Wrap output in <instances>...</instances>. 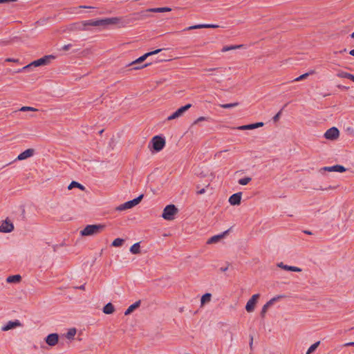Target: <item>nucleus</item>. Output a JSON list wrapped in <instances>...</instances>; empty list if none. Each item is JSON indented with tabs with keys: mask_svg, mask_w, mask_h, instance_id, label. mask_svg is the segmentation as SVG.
Instances as JSON below:
<instances>
[{
	"mask_svg": "<svg viewBox=\"0 0 354 354\" xmlns=\"http://www.w3.org/2000/svg\"><path fill=\"white\" fill-rule=\"evenodd\" d=\"M121 21V18L120 17H111V18H104L97 20H86L83 21L80 23H76L71 25V30H85L86 26H106L108 25L117 24Z\"/></svg>",
	"mask_w": 354,
	"mask_h": 354,
	"instance_id": "nucleus-1",
	"label": "nucleus"
},
{
	"mask_svg": "<svg viewBox=\"0 0 354 354\" xmlns=\"http://www.w3.org/2000/svg\"><path fill=\"white\" fill-rule=\"evenodd\" d=\"M55 58V57L53 55H45V56L42 57L41 58L35 60L32 62H31L30 64L24 66L22 68L19 69L18 71V72L28 71L32 66L37 67V66H40L48 65L51 62V60L54 59Z\"/></svg>",
	"mask_w": 354,
	"mask_h": 354,
	"instance_id": "nucleus-2",
	"label": "nucleus"
},
{
	"mask_svg": "<svg viewBox=\"0 0 354 354\" xmlns=\"http://www.w3.org/2000/svg\"><path fill=\"white\" fill-rule=\"evenodd\" d=\"M171 10V8L168 7L149 8L146 10L132 14V19L133 20H142L149 17V15L147 14L148 12H169Z\"/></svg>",
	"mask_w": 354,
	"mask_h": 354,
	"instance_id": "nucleus-3",
	"label": "nucleus"
},
{
	"mask_svg": "<svg viewBox=\"0 0 354 354\" xmlns=\"http://www.w3.org/2000/svg\"><path fill=\"white\" fill-rule=\"evenodd\" d=\"M105 227V225L103 224L88 225L81 230L80 234L84 236L96 235L104 231Z\"/></svg>",
	"mask_w": 354,
	"mask_h": 354,
	"instance_id": "nucleus-4",
	"label": "nucleus"
},
{
	"mask_svg": "<svg viewBox=\"0 0 354 354\" xmlns=\"http://www.w3.org/2000/svg\"><path fill=\"white\" fill-rule=\"evenodd\" d=\"M165 145V140L160 136H154L149 144V147L153 152H159Z\"/></svg>",
	"mask_w": 354,
	"mask_h": 354,
	"instance_id": "nucleus-5",
	"label": "nucleus"
},
{
	"mask_svg": "<svg viewBox=\"0 0 354 354\" xmlns=\"http://www.w3.org/2000/svg\"><path fill=\"white\" fill-rule=\"evenodd\" d=\"M178 212V209L174 205H168L164 208L162 217L167 221H173Z\"/></svg>",
	"mask_w": 354,
	"mask_h": 354,
	"instance_id": "nucleus-6",
	"label": "nucleus"
},
{
	"mask_svg": "<svg viewBox=\"0 0 354 354\" xmlns=\"http://www.w3.org/2000/svg\"><path fill=\"white\" fill-rule=\"evenodd\" d=\"M192 106L191 104H187L185 106L180 107L177 109L174 113L168 116L167 120H172L176 119L183 115V113L187 111Z\"/></svg>",
	"mask_w": 354,
	"mask_h": 354,
	"instance_id": "nucleus-7",
	"label": "nucleus"
},
{
	"mask_svg": "<svg viewBox=\"0 0 354 354\" xmlns=\"http://www.w3.org/2000/svg\"><path fill=\"white\" fill-rule=\"evenodd\" d=\"M260 295L259 294H255L252 296V297L248 301L246 306H245V310L248 313H252L254 311L255 306L257 303V300L259 298Z\"/></svg>",
	"mask_w": 354,
	"mask_h": 354,
	"instance_id": "nucleus-8",
	"label": "nucleus"
},
{
	"mask_svg": "<svg viewBox=\"0 0 354 354\" xmlns=\"http://www.w3.org/2000/svg\"><path fill=\"white\" fill-rule=\"evenodd\" d=\"M339 131L337 127H333L325 132L324 137L328 140H334L339 137Z\"/></svg>",
	"mask_w": 354,
	"mask_h": 354,
	"instance_id": "nucleus-9",
	"label": "nucleus"
},
{
	"mask_svg": "<svg viewBox=\"0 0 354 354\" xmlns=\"http://www.w3.org/2000/svg\"><path fill=\"white\" fill-rule=\"evenodd\" d=\"M14 230V225L12 223L8 221L7 219L3 221L0 225V232L8 233L11 232Z\"/></svg>",
	"mask_w": 354,
	"mask_h": 354,
	"instance_id": "nucleus-10",
	"label": "nucleus"
},
{
	"mask_svg": "<svg viewBox=\"0 0 354 354\" xmlns=\"http://www.w3.org/2000/svg\"><path fill=\"white\" fill-rule=\"evenodd\" d=\"M335 171V172H344L346 171V169L342 165H336L330 167H324L320 169V171Z\"/></svg>",
	"mask_w": 354,
	"mask_h": 354,
	"instance_id": "nucleus-11",
	"label": "nucleus"
},
{
	"mask_svg": "<svg viewBox=\"0 0 354 354\" xmlns=\"http://www.w3.org/2000/svg\"><path fill=\"white\" fill-rule=\"evenodd\" d=\"M21 324L19 320L9 321L1 327L2 331H8L17 327L21 326Z\"/></svg>",
	"mask_w": 354,
	"mask_h": 354,
	"instance_id": "nucleus-12",
	"label": "nucleus"
},
{
	"mask_svg": "<svg viewBox=\"0 0 354 354\" xmlns=\"http://www.w3.org/2000/svg\"><path fill=\"white\" fill-rule=\"evenodd\" d=\"M59 335L57 333H51L46 338V342L50 346H54L58 343Z\"/></svg>",
	"mask_w": 354,
	"mask_h": 354,
	"instance_id": "nucleus-13",
	"label": "nucleus"
},
{
	"mask_svg": "<svg viewBox=\"0 0 354 354\" xmlns=\"http://www.w3.org/2000/svg\"><path fill=\"white\" fill-rule=\"evenodd\" d=\"M241 192L234 194L229 198V203L232 205H239L241 203Z\"/></svg>",
	"mask_w": 354,
	"mask_h": 354,
	"instance_id": "nucleus-14",
	"label": "nucleus"
},
{
	"mask_svg": "<svg viewBox=\"0 0 354 354\" xmlns=\"http://www.w3.org/2000/svg\"><path fill=\"white\" fill-rule=\"evenodd\" d=\"M228 232H229V230H226L221 234H218V235L212 236L210 239H209L207 240V244H213V243H216L218 242L221 239H223L227 234Z\"/></svg>",
	"mask_w": 354,
	"mask_h": 354,
	"instance_id": "nucleus-15",
	"label": "nucleus"
},
{
	"mask_svg": "<svg viewBox=\"0 0 354 354\" xmlns=\"http://www.w3.org/2000/svg\"><path fill=\"white\" fill-rule=\"evenodd\" d=\"M281 297H273L272 299H271L270 301H268L262 308V310L261 311V316L262 317H265V315L266 313H267L268 311V309L269 308L270 306H271L274 301H276L279 298H280Z\"/></svg>",
	"mask_w": 354,
	"mask_h": 354,
	"instance_id": "nucleus-16",
	"label": "nucleus"
},
{
	"mask_svg": "<svg viewBox=\"0 0 354 354\" xmlns=\"http://www.w3.org/2000/svg\"><path fill=\"white\" fill-rule=\"evenodd\" d=\"M277 266L285 270H288V271H292V272H297L301 271V269L298 267L287 266V265L283 264L282 262L278 263Z\"/></svg>",
	"mask_w": 354,
	"mask_h": 354,
	"instance_id": "nucleus-17",
	"label": "nucleus"
},
{
	"mask_svg": "<svg viewBox=\"0 0 354 354\" xmlns=\"http://www.w3.org/2000/svg\"><path fill=\"white\" fill-rule=\"evenodd\" d=\"M141 304L140 300L136 301L134 304H131L124 312L125 315H130L135 309L138 308Z\"/></svg>",
	"mask_w": 354,
	"mask_h": 354,
	"instance_id": "nucleus-18",
	"label": "nucleus"
},
{
	"mask_svg": "<svg viewBox=\"0 0 354 354\" xmlns=\"http://www.w3.org/2000/svg\"><path fill=\"white\" fill-rule=\"evenodd\" d=\"M133 206L132 205V201H127L119 206H118L115 209L118 210V211H123V210H125V209H131L132 208Z\"/></svg>",
	"mask_w": 354,
	"mask_h": 354,
	"instance_id": "nucleus-19",
	"label": "nucleus"
},
{
	"mask_svg": "<svg viewBox=\"0 0 354 354\" xmlns=\"http://www.w3.org/2000/svg\"><path fill=\"white\" fill-rule=\"evenodd\" d=\"M115 311V308L111 303H108L103 308V313L106 315L112 314Z\"/></svg>",
	"mask_w": 354,
	"mask_h": 354,
	"instance_id": "nucleus-20",
	"label": "nucleus"
},
{
	"mask_svg": "<svg viewBox=\"0 0 354 354\" xmlns=\"http://www.w3.org/2000/svg\"><path fill=\"white\" fill-rule=\"evenodd\" d=\"M337 76L341 78H346L354 82V75L351 73H348L344 71H339L337 73Z\"/></svg>",
	"mask_w": 354,
	"mask_h": 354,
	"instance_id": "nucleus-21",
	"label": "nucleus"
},
{
	"mask_svg": "<svg viewBox=\"0 0 354 354\" xmlns=\"http://www.w3.org/2000/svg\"><path fill=\"white\" fill-rule=\"evenodd\" d=\"M21 277L19 274L11 275L6 279L8 283H18L21 281Z\"/></svg>",
	"mask_w": 354,
	"mask_h": 354,
	"instance_id": "nucleus-22",
	"label": "nucleus"
},
{
	"mask_svg": "<svg viewBox=\"0 0 354 354\" xmlns=\"http://www.w3.org/2000/svg\"><path fill=\"white\" fill-rule=\"evenodd\" d=\"M130 252L132 254H137L140 253V243H134L131 248H130Z\"/></svg>",
	"mask_w": 354,
	"mask_h": 354,
	"instance_id": "nucleus-23",
	"label": "nucleus"
},
{
	"mask_svg": "<svg viewBox=\"0 0 354 354\" xmlns=\"http://www.w3.org/2000/svg\"><path fill=\"white\" fill-rule=\"evenodd\" d=\"M212 295L210 293H205L203 295L201 299V306L204 305L205 303L209 302L211 299Z\"/></svg>",
	"mask_w": 354,
	"mask_h": 354,
	"instance_id": "nucleus-24",
	"label": "nucleus"
},
{
	"mask_svg": "<svg viewBox=\"0 0 354 354\" xmlns=\"http://www.w3.org/2000/svg\"><path fill=\"white\" fill-rule=\"evenodd\" d=\"M73 187H77L82 190H84V189H85L82 185H81L79 183L75 182V181L71 182V184L68 185V189H71Z\"/></svg>",
	"mask_w": 354,
	"mask_h": 354,
	"instance_id": "nucleus-25",
	"label": "nucleus"
},
{
	"mask_svg": "<svg viewBox=\"0 0 354 354\" xmlns=\"http://www.w3.org/2000/svg\"><path fill=\"white\" fill-rule=\"evenodd\" d=\"M319 344H320V342L319 341H317V342H315L313 344H312L308 348V351H307L306 354H311L312 353H313L317 349V348L319 346Z\"/></svg>",
	"mask_w": 354,
	"mask_h": 354,
	"instance_id": "nucleus-26",
	"label": "nucleus"
},
{
	"mask_svg": "<svg viewBox=\"0 0 354 354\" xmlns=\"http://www.w3.org/2000/svg\"><path fill=\"white\" fill-rule=\"evenodd\" d=\"M162 49L160 48V49H156L153 51H151V52H148L145 54H144L143 55H142V57L143 58L144 61L147 58L149 57V56H151V55H156V54H158V53H160V51H162Z\"/></svg>",
	"mask_w": 354,
	"mask_h": 354,
	"instance_id": "nucleus-27",
	"label": "nucleus"
},
{
	"mask_svg": "<svg viewBox=\"0 0 354 354\" xmlns=\"http://www.w3.org/2000/svg\"><path fill=\"white\" fill-rule=\"evenodd\" d=\"M124 240L120 238H117L111 243V245L113 247H120L124 243Z\"/></svg>",
	"mask_w": 354,
	"mask_h": 354,
	"instance_id": "nucleus-28",
	"label": "nucleus"
},
{
	"mask_svg": "<svg viewBox=\"0 0 354 354\" xmlns=\"http://www.w3.org/2000/svg\"><path fill=\"white\" fill-rule=\"evenodd\" d=\"M76 329L75 328H71L68 330V332L66 334V337L68 339H73L74 336L76 334Z\"/></svg>",
	"mask_w": 354,
	"mask_h": 354,
	"instance_id": "nucleus-29",
	"label": "nucleus"
},
{
	"mask_svg": "<svg viewBox=\"0 0 354 354\" xmlns=\"http://www.w3.org/2000/svg\"><path fill=\"white\" fill-rule=\"evenodd\" d=\"M241 46L240 45H232V46H223L221 51L222 52H227L228 50H234V49H237V48H239Z\"/></svg>",
	"mask_w": 354,
	"mask_h": 354,
	"instance_id": "nucleus-30",
	"label": "nucleus"
},
{
	"mask_svg": "<svg viewBox=\"0 0 354 354\" xmlns=\"http://www.w3.org/2000/svg\"><path fill=\"white\" fill-rule=\"evenodd\" d=\"M256 129L254 123V124H250L246 125L240 126L238 127V129L239 130H252Z\"/></svg>",
	"mask_w": 354,
	"mask_h": 354,
	"instance_id": "nucleus-31",
	"label": "nucleus"
},
{
	"mask_svg": "<svg viewBox=\"0 0 354 354\" xmlns=\"http://www.w3.org/2000/svg\"><path fill=\"white\" fill-rule=\"evenodd\" d=\"M239 105V102H234V103H230V104H220V106L223 109H230L236 107Z\"/></svg>",
	"mask_w": 354,
	"mask_h": 354,
	"instance_id": "nucleus-32",
	"label": "nucleus"
},
{
	"mask_svg": "<svg viewBox=\"0 0 354 354\" xmlns=\"http://www.w3.org/2000/svg\"><path fill=\"white\" fill-rule=\"evenodd\" d=\"M252 178L250 177H245L239 180V184L241 185H246L251 181Z\"/></svg>",
	"mask_w": 354,
	"mask_h": 354,
	"instance_id": "nucleus-33",
	"label": "nucleus"
},
{
	"mask_svg": "<svg viewBox=\"0 0 354 354\" xmlns=\"http://www.w3.org/2000/svg\"><path fill=\"white\" fill-rule=\"evenodd\" d=\"M205 26H206L205 24H198V25L189 26V27L185 28L184 30H189L199 29V28H205Z\"/></svg>",
	"mask_w": 354,
	"mask_h": 354,
	"instance_id": "nucleus-34",
	"label": "nucleus"
},
{
	"mask_svg": "<svg viewBox=\"0 0 354 354\" xmlns=\"http://www.w3.org/2000/svg\"><path fill=\"white\" fill-rule=\"evenodd\" d=\"M117 142H118V141H117L116 138L114 136H113L110 139V141L109 143V147L111 149H113Z\"/></svg>",
	"mask_w": 354,
	"mask_h": 354,
	"instance_id": "nucleus-35",
	"label": "nucleus"
},
{
	"mask_svg": "<svg viewBox=\"0 0 354 354\" xmlns=\"http://www.w3.org/2000/svg\"><path fill=\"white\" fill-rule=\"evenodd\" d=\"M151 65V63H147L145 64L140 65V64H138L137 65H133L134 66L132 68L133 70H139L147 67Z\"/></svg>",
	"mask_w": 354,
	"mask_h": 354,
	"instance_id": "nucleus-36",
	"label": "nucleus"
},
{
	"mask_svg": "<svg viewBox=\"0 0 354 354\" xmlns=\"http://www.w3.org/2000/svg\"><path fill=\"white\" fill-rule=\"evenodd\" d=\"M144 62V59L142 57V56H140V57H138V59H136V60L133 61L132 62H131L130 64H129L127 66H133V65H137L138 64H141L142 62Z\"/></svg>",
	"mask_w": 354,
	"mask_h": 354,
	"instance_id": "nucleus-37",
	"label": "nucleus"
},
{
	"mask_svg": "<svg viewBox=\"0 0 354 354\" xmlns=\"http://www.w3.org/2000/svg\"><path fill=\"white\" fill-rule=\"evenodd\" d=\"M142 198H143V194H141L136 198L131 200L133 206L134 207V206L137 205L141 201Z\"/></svg>",
	"mask_w": 354,
	"mask_h": 354,
	"instance_id": "nucleus-38",
	"label": "nucleus"
},
{
	"mask_svg": "<svg viewBox=\"0 0 354 354\" xmlns=\"http://www.w3.org/2000/svg\"><path fill=\"white\" fill-rule=\"evenodd\" d=\"M35 153L34 149H28L22 152H21L19 155H33Z\"/></svg>",
	"mask_w": 354,
	"mask_h": 354,
	"instance_id": "nucleus-39",
	"label": "nucleus"
},
{
	"mask_svg": "<svg viewBox=\"0 0 354 354\" xmlns=\"http://www.w3.org/2000/svg\"><path fill=\"white\" fill-rule=\"evenodd\" d=\"M20 111H37V109L31 106H22L20 109Z\"/></svg>",
	"mask_w": 354,
	"mask_h": 354,
	"instance_id": "nucleus-40",
	"label": "nucleus"
},
{
	"mask_svg": "<svg viewBox=\"0 0 354 354\" xmlns=\"http://www.w3.org/2000/svg\"><path fill=\"white\" fill-rule=\"evenodd\" d=\"M309 73H304L298 77L295 78L294 81L298 82L304 80L306 77H307L309 75Z\"/></svg>",
	"mask_w": 354,
	"mask_h": 354,
	"instance_id": "nucleus-41",
	"label": "nucleus"
},
{
	"mask_svg": "<svg viewBox=\"0 0 354 354\" xmlns=\"http://www.w3.org/2000/svg\"><path fill=\"white\" fill-rule=\"evenodd\" d=\"M78 8H88V9H94L95 8V7H93V6H80L79 7H77V8H73V10H77Z\"/></svg>",
	"mask_w": 354,
	"mask_h": 354,
	"instance_id": "nucleus-42",
	"label": "nucleus"
},
{
	"mask_svg": "<svg viewBox=\"0 0 354 354\" xmlns=\"http://www.w3.org/2000/svg\"><path fill=\"white\" fill-rule=\"evenodd\" d=\"M281 110L280 111H279V112H278V113H277V114L273 117V120H274V122H277V121L279 120V117H280V115H281Z\"/></svg>",
	"mask_w": 354,
	"mask_h": 354,
	"instance_id": "nucleus-43",
	"label": "nucleus"
},
{
	"mask_svg": "<svg viewBox=\"0 0 354 354\" xmlns=\"http://www.w3.org/2000/svg\"><path fill=\"white\" fill-rule=\"evenodd\" d=\"M205 25H206L205 28H216L219 27L218 25H216V24H205Z\"/></svg>",
	"mask_w": 354,
	"mask_h": 354,
	"instance_id": "nucleus-44",
	"label": "nucleus"
},
{
	"mask_svg": "<svg viewBox=\"0 0 354 354\" xmlns=\"http://www.w3.org/2000/svg\"><path fill=\"white\" fill-rule=\"evenodd\" d=\"M72 46V44H66V45H64L63 47H62V50H68L70 49V48Z\"/></svg>",
	"mask_w": 354,
	"mask_h": 354,
	"instance_id": "nucleus-45",
	"label": "nucleus"
},
{
	"mask_svg": "<svg viewBox=\"0 0 354 354\" xmlns=\"http://www.w3.org/2000/svg\"><path fill=\"white\" fill-rule=\"evenodd\" d=\"M207 120V118H205V117H199V118H198V119L194 122V123L196 124V123H197V122H198L204 121V120Z\"/></svg>",
	"mask_w": 354,
	"mask_h": 354,
	"instance_id": "nucleus-46",
	"label": "nucleus"
},
{
	"mask_svg": "<svg viewBox=\"0 0 354 354\" xmlns=\"http://www.w3.org/2000/svg\"><path fill=\"white\" fill-rule=\"evenodd\" d=\"M17 0H0V3H10V2H15Z\"/></svg>",
	"mask_w": 354,
	"mask_h": 354,
	"instance_id": "nucleus-47",
	"label": "nucleus"
},
{
	"mask_svg": "<svg viewBox=\"0 0 354 354\" xmlns=\"http://www.w3.org/2000/svg\"><path fill=\"white\" fill-rule=\"evenodd\" d=\"M337 87L342 90H348L349 88V87L341 84H338Z\"/></svg>",
	"mask_w": 354,
	"mask_h": 354,
	"instance_id": "nucleus-48",
	"label": "nucleus"
},
{
	"mask_svg": "<svg viewBox=\"0 0 354 354\" xmlns=\"http://www.w3.org/2000/svg\"><path fill=\"white\" fill-rule=\"evenodd\" d=\"M254 125H255V128H258V127H263L264 125V123L262 122H259L254 123Z\"/></svg>",
	"mask_w": 354,
	"mask_h": 354,
	"instance_id": "nucleus-49",
	"label": "nucleus"
},
{
	"mask_svg": "<svg viewBox=\"0 0 354 354\" xmlns=\"http://www.w3.org/2000/svg\"><path fill=\"white\" fill-rule=\"evenodd\" d=\"M28 157V156H17V158L14 161L24 160Z\"/></svg>",
	"mask_w": 354,
	"mask_h": 354,
	"instance_id": "nucleus-50",
	"label": "nucleus"
},
{
	"mask_svg": "<svg viewBox=\"0 0 354 354\" xmlns=\"http://www.w3.org/2000/svg\"><path fill=\"white\" fill-rule=\"evenodd\" d=\"M205 192V189L203 188L198 191H197V194H203Z\"/></svg>",
	"mask_w": 354,
	"mask_h": 354,
	"instance_id": "nucleus-51",
	"label": "nucleus"
},
{
	"mask_svg": "<svg viewBox=\"0 0 354 354\" xmlns=\"http://www.w3.org/2000/svg\"><path fill=\"white\" fill-rule=\"evenodd\" d=\"M6 62H17V60L15 59H12V58H7L6 59Z\"/></svg>",
	"mask_w": 354,
	"mask_h": 354,
	"instance_id": "nucleus-52",
	"label": "nucleus"
},
{
	"mask_svg": "<svg viewBox=\"0 0 354 354\" xmlns=\"http://www.w3.org/2000/svg\"><path fill=\"white\" fill-rule=\"evenodd\" d=\"M252 344H253V337L250 336V349H252Z\"/></svg>",
	"mask_w": 354,
	"mask_h": 354,
	"instance_id": "nucleus-53",
	"label": "nucleus"
},
{
	"mask_svg": "<svg viewBox=\"0 0 354 354\" xmlns=\"http://www.w3.org/2000/svg\"><path fill=\"white\" fill-rule=\"evenodd\" d=\"M344 346H354V342H351L346 343V344H344Z\"/></svg>",
	"mask_w": 354,
	"mask_h": 354,
	"instance_id": "nucleus-54",
	"label": "nucleus"
},
{
	"mask_svg": "<svg viewBox=\"0 0 354 354\" xmlns=\"http://www.w3.org/2000/svg\"><path fill=\"white\" fill-rule=\"evenodd\" d=\"M216 70H218V68H207L205 71H216Z\"/></svg>",
	"mask_w": 354,
	"mask_h": 354,
	"instance_id": "nucleus-55",
	"label": "nucleus"
},
{
	"mask_svg": "<svg viewBox=\"0 0 354 354\" xmlns=\"http://www.w3.org/2000/svg\"><path fill=\"white\" fill-rule=\"evenodd\" d=\"M77 288H79L80 290H85V284H83L79 287H77Z\"/></svg>",
	"mask_w": 354,
	"mask_h": 354,
	"instance_id": "nucleus-56",
	"label": "nucleus"
},
{
	"mask_svg": "<svg viewBox=\"0 0 354 354\" xmlns=\"http://www.w3.org/2000/svg\"><path fill=\"white\" fill-rule=\"evenodd\" d=\"M227 269H228V266H226L225 268H221V271L225 272L226 270H227Z\"/></svg>",
	"mask_w": 354,
	"mask_h": 354,
	"instance_id": "nucleus-57",
	"label": "nucleus"
},
{
	"mask_svg": "<svg viewBox=\"0 0 354 354\" xmlns=\"http://www.w3.org/2000/svg\"><path fill=\"white\" fill-rule=\"evenodd\" d=\"M349 54L354 57V49L350 50Z\"/></svg>",
	"mask_w": 354,
	"mask_h": 354,
	"instance_id": "nucleus-58",
	"label": "nucleus"
},
{
	"mask_svg": "<svg viewBox=\"0 0 354 354\" xmlns=\"http://www.w3.org/2000/svg\"><path fill=\"white\" fill-rule=\"evenodd\" d=\"M304 232H305L306 234H311V232H309V231H305Z\"/></svg>",
	"mask_w": 354,
	"mask_h": 354,
	"instance_id": "nucleus-59",
	"label": "nucleus"
},
{
	"mask_svg": "<svg viewBox=\"0 0 354 354\" xmlns=\"http://www.w3.org/2000/svg\"><path fill=\"white\" fill-rule=\"evenodd\" d=\"M351 37L352 38H354V32L351 35Z\"/></svg>",
	"mask_w": 354,
	"mask_h": 354,
	"instance_id": "nucleus-60",
	"label": "nucleus"
},
{
	"mask_svg": "<svg viewBox=\"0 0 354 354\" xmlns=\"http://www.w3.org/2000/svg\"><path fill=\"white\" fill-rule=\"evenodd\" d=\"M103 131H104V130H103V129H102L101 131H99V133H100V134H102Z\"/></svg>",
	"mask_w": 354,
	"mask_h": 354,
	"instance_id": "nucleus-61",
	"label": "nucleus"
},
{
	"mask_svg": "<svg viewBox=\"0 0 354 354\" xmlns=\"http://www.w3.org/2000/svg\"><path fill=\"white\" fill-rule=\"evenodd\" d=\"M328 95H329V94H325V95H324V97H326Z\"/></svg>",
	"mask_w": 354,
	"mask_h": 354,
	"instance_id": "nucleus-62",
	"label": "nucleus"
}]
</instances>
